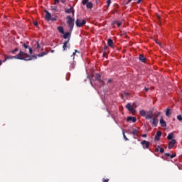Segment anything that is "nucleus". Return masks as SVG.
Here are the masks:
<instances>
[{
    "mask_svg": "<svg viewBox=\"0 0 182 182\" xmlns=\"http://www.w3.org/2000/svg\"><path fill=\"white\" fill-rule=\"evenodd\" d=\"M166 116L168 117V116H171V109L167 108L166 111Z\"/></svg>",
    "mask_w": 182,
    "mask_h": 182,
    "instance_id": "obj_22",
    "label": "nucleus"
},
{
    "mask_svg": "<svg viewBox=\"0 0 182 182\" xmlns=\"http://www.w3.org/2000/svg\"><path fill=\"white\" fill-rule=\"evenodd\" d=\"M160 137H161V131H157L156 134L155 136V140L156 141H159L160 140Z\"/></svg>",
    "mask_w": 182,
    "mask_h": 182,
    "instance_id": "obj_15",
    "label": "nucleus"
},
{
    "mask_svg": "<svg viewBox=\"0 0 182 182\" xmlns=\"http://www.w3.org/2000/svg\"><path fill=\"white\" fill-rule=\"evenodd\" d=\"M142 137H147V134H142Z\"/></svg>",
    "mask_w": 182,
    "mask_h": 182,
    "instance_id": "obj_48",
    "label": "nucleus"
},
{
    "mask_svg": "<svg viewBox=\"0 0 182 182\" xmlns=\"http://www.w3.org/2000/svg\"><path fill=\"white\" fill-rule=\"evenodd\" d=\"M115 23H117L118 28H120V26H122V22L120 21H115L112 23V25H115Z\"/></svg>",
    "mask_w": 182,
    "mask_h": 182,
    "instance_id": "obj_25",
    "label": "nucleus"
},
{
    "mask_svg": "<svg viewBox=\"0 0 182 182\" xmlns=\"http://www.w3.org/2000/svg\"><path fill=\"white\" fill-rule=\"evenodd\" d=\"M165 156H166V157H170L171 155H170V154H168V153H166V154H165Z\"/></svg>",
    "mask_w": 182,
    "mask_h": 182,
    "instance_id": "obj_44",
    "label": "nucleus"
},
{
    "mask_svg": "<svg viewBox=\"0 0 182 182\" xmlns=\"http://www.w3.org/2000/svg\"><path fill=\"white\" fill-rule=\"evenodd\" d=\"M176 154H173L172 155H170V158L171 159H174V157H176Z\"/></svg>",
    "mask_w": 182,
    "mask_h": 182,
    "instance_id": "obj_37",
    "label": "nucleus"
},
{
    "mask_svg": "<svg viewBox=\"0 0 182 182\" xmlns=\"http://www.w3.org/2000/svg\"><path fill=\"white\" fill-rule=\"evenodd\" d=\"M108 46L110 48H113V40L112 38H109L107 41Z\"/></svg>",
    "mask_w": 182,
    "mask_h": 182,
    "instance_id": "obj_21",
    "label": "nucleus"
},
{
    "mask_svg": "<svg viewBox=\"0 0 182 182\" xmlns=\"http://www.w3.org/2000/svg\"><path fill=\"white\" fill-rule=\"evenodd\" d=\"M45 12H46L45 18L46 21H50V19L52 18V14H50V13H49L48 10H45Z\"/></svg>",
    "mask_w": 182,
    "mask_h": 182,
    "instance_id": "obj_10",
    "label": "nucleus"
},
{
    "mask_svg": "<svg viewBox=\"0 0 182 182\" xmlns=\"http://www.w3.org/2000/svg\"><path fill=\"white\" fill-rule=\"evenodd\" d=\"M132 106L133 107H137V105H136V102H134Z\"/></svg>",
    "mask_w": 182,
    "mask_h": 182,
    "instance_id": "obj_47",
    "label": "nucleus"
},
{
    "mask_svg": "<svg viewBox=\"0 0 182 182\" xmlns=\"http://www.w3.org/2000/svg\"><path fill=\"white\" fill-rule=\"evenodd\" d=\"M67 19H68L67 23L68 26H70V31H73V26H75L74 20L72 19V17H70V16H68Z\"/></svg>",
    "mask_w": 182,
    "mask_h": 182,
    "instance_id": "obj_2",
    "label": "nucleus"
},
{
    "mask_svg": "<svg viewBox=\"0 0 182 182\" xmlns=\"http://www.w3.org/2000/svg\"><path fill=\"white\" fill-rule=\"evenodd\" d=\"M145 117L147 120L153 118V112H149L148 114L145 115Z\"/></svg>",
    "mask_w": 182,
    "mask_h": 182,
    "instance_id": "obj_17",
    "label": "nucleus"
},
{
    "mask_svg": "<svg viewBox=\"0 0 182 182\" xmlns=\"http://www.w3.org/2000/svg\"><path fill=\"white\" fill-rule=\"evenodd\" d=\"M139 114H141L143 117H146V111L144 109H141L139 111Z\"/></svg>",
    "mask_w": 182,
    "mask_h": 182,
    "instance_id": "obj_27",
    "label": "nucleus"
},
{
    "mask_svg": "<svg viewBox=\"0 0 182 182\" xmlns=\"http://www.w3.org/2000/svg\"><path fill=\"white\" fill-rule=\"evenodd\" d=\"M102 182H109V178H103Z\"/></svg>",
    "mask_w": 182,
    "mask_h": 182,
    "instance_id": "obj_38",
    "label": "nucleus"
},
{
    "mask_svg": "<svg viewBox=\"0 0 182 182\" xmlns=\"http://www.w3.org/2000/svg\"><path fill=\"white\" fill-rule=\"evenodd\" d=\"M158 147L159 148L160 153L161 154L164 153V148H161L160 147V146H158Z\"/></svg>",
    "mask_w": 182,
    "mask_h": 182,
    "instance_id": "obj_29",
    "label": "nucleus"
},
{
    "mask_svg": "<svg viewBox=\"0 0 182 182\" xmlns=\"http://www.w3.org/2000/svg\"><path fill=\"white\" fill-rule=\"evenodd\" d=\"M126 109H127V110H129V112H130V113H132V114H134V113H136V109H134L133 105H132V104H130V103H128L126 105Z\"/></svg>",
    "mask_w": 182,
    "mask_h": 182,
    "instance_id": "obj_5",
    "label": "nucleus"
},
{
    "mask_svg": "<svg viewBox=\"0 0 182 182\" xmlns=\"http://www.w3.org/2000/svg\"><path fill=\"white\" fill-rule=\"evenodd\" d=\"M58 32H60V33H65V31L63 30V27H62V26H58Z\"/></svg>",
    "mask_w": 182,
    "mask_h": 182,
    "instance_id": "obj_24",
    "label": "nucleus"
},
{
    "mask_svg": "<svg viewBox=\"0 0 182 182\" xmlns=\"http://www.w3.org/2000/svg\"><path fill=\"white\" fill-rule=\"evenodd\" d=\"M65 12L66 14H73V15H75V10H73V7H70V9H65Z\"/></svg>",
    "mask_w": 182,
    "mask_h": 182,
    "instance_id": "obj_13",
    "label": "nucleus"
},
{
    "mask_svg": "<svg viewBox=\"0 0 182 182\" xmlns=\"http://www.w3.org/2000/svg\"><path fill=\"white\" fill-rule=\"evenodd\" d=\"M55 1V5H56V4H59V0H54Z\"/></svg>",
    "mask_w": 182,
    "mask_h": 182,
    "instance_id": "obj_45",
    "label": "nucleus"
},
{
    "mask_svg": "<svg viewBox=\"0 0 182 182\" xmlns=\"http://www.w3.org/2000/svg\"><path fill=\"white\" fill-rule=\"evenodd\" d=\"M18 48H15L14 50H11V53H13L14 55H15L16 53V52H18Z\"/></svg>",
    "mask_w": 182,
    "mask_h": 182,
    "instance_id": "obj_30",
    "label": "nucleus"
},
{
    "mask_svg": "<svg viewBox=\"0 0 182 182\" xmlns=\"http://www.w3.org/2000/svg\"><path fill=\"white\" fill-rule=\"evenodd\" d=\"M75 25L77 26V28H82L84 25H86V20H80L77 18L75 21Z\"/></svg>",
    "mask_w": 182,
    "mask_h": 182,
    "instance_id": "obj_3",
    "label": "nucleus"
},
{
    "mask_svg": "<svg viewBox=\"0 0 182 182\" xmlns=\"http://www.w3.org/2000/svg\"><path fill=\"white\" fill-rule=\"evenodd\" d=\"M176 143V139H171V141L168 143V149H169V150H171V149L174 147Z\"/></svg>",
    "mask_w": 182,
    "mask_h": 182,
    "instance_id": "obj_9",
    "label": "nucleus"
},
{
    "mask_svg": "<svg viewBox=\"0 0 182 182\" xmlns=\"http://www.w3.org/2000/svg\"><path fill=\"white\" fill-rule=\"evenodd\" d=\"M5 58L4 62H6V60H9L10 59H18L19 60H32L33 59H38V56L36 55H30L28 53H24L21 50L19 53L17 55H4Z\"/></svg>",
    "mask_w": 182,
    "mask_h": 182,
    "instance_id": "obj_1",
    "label": "nucleus"
},
{
    "mask_svg": "<svg viewBox=\"0 0 182 182\" xmlns=\"http://www.w3.org/2000/svg\"><path fill=\"white\" fill-rule=\"evenodd\" d=\"M68 43H69V40H67L63 43V50H66L68 48H70V44H68Z\"/></svg>",
    "mask_w": 182,
    "mask_h": 182,
    "instance_id": "obj_11",
    "label": "nucleus"
},
{
    "mask_svg": "<svg viewBox=\"0 0 182 182\" xmlns=\"http://www.w3.org/2000/svg\"><path fill=\"white\" fill-rule=\"evenodd\" d=\"M94 77L95 80H97V82L100 83L101 86H105V82L102 80V75H100V74L97 73L94 75Z\"/></svg>",
    "mask_w": 182,
    "mask_h": 182,
    "instance_id": "obj_4",
    "label": "nucleus"
},
{
    "mask_svg": "<svg viewBox=\"0 0 182 182\" xmlns=\"http://www.w3.org/2000/svg\"><path fill=\"white\" fill-rule=\"evenodd\" d=\"M160 124L162 127H166L167 126L166 121H164V119H163V117H161L160 119Z\"/></svg>",
    "mask_w": 182,
    "mask_h": 182,
    "instance_id": "obj_18",
    "label": "nucleus"
},
{
    "mask_svg": "<svg viewBox=\"0 0 182 182\" xmlns=\"http://www.w3.org/2000/svg\"><path fill=\"white\" fill-rule=\"evenodd\" d=\"M52 9L53 10V11H58L57 9H58V7L55 6H53V7H52Z\"/></svg>",
    "mask_w": 182,
    "mask_h": 182,
    "instance_id": "obj_40",
    "label": "nucleus"
},
{
    "mask_svg": "<svg viewBox=\"0 0 182 182\" xmlns=\"http://www.w3.org/2000/svg\"><path fill=\"white\" fill-rule=\"evenodd\" d=\"M159 150H160V148H159V146L157 148H156L155 149L156 153H159Z\"/></svg>",
    "mask_w": 182,
    "mask_h": 182,
    "instance_id": "obj_39",
    "label": "nucleus"
},
{
    "mask_svg": "<svg viewBox=\"0 0 182 182\" xmlns=\"http://www.w3.org/2000/svg\"><path fill=\"white\" fill-rule=\"evenodd\" d=\"M141 144L142 145L143 149H149V147H150V142H149V141L143 140L141 142Z\"/></svg>",
    "mask_w": 182,
    "mask_h": 182,
    "instance_id": "obj_8",
    "label": "nucleus"
},
{
    "mask_svg": "<svg viewBox=\"0 0 182 182\" xmlns=\"http://www.w3.org/2000/svg\"><path fill=\"white\" fill-rule=\"evenodd\" d=\"M77 50H75V52L73 53V59H75V55H76V53H77Z\"/></svg>",
    "mask_w": 182,
    "mask_h": 182,
    "instance_id": "obj_35",
    "label": "nucleus"
},
{
    "mask_svg": "<svg viewBox=\"0 0 182 182\" xmlns=\"http://www.w3.org/2000/svg\"><path fill=\"white\" fill-rule=\"evenodd\" d=\"M145 90H146V92H149V88L145 87Z\"/></svg>",
    "mask_w": 182,
    "mask_h": 182,
    "instance_id": "obj_51",
    "label": "nucleus"
},
{
    "mask_svg": "<svg viewBox=\"0 0 182 182\" xmlns=\"http://www.w3.org/2000/svg\"><path fill=\"white\" fill-rule=\"evenodd\" d=\"M132 1H133V0H129V1H128V3H129V2H132Z\"/></svg>",
    "mask_w": 182,
    "mask_h": 182,
    "instance_id": "obj_53",
    "label": "nucleus"
},
{
    "mask_svg": "<svg viewBox=\"0 0 182 182\" xmlns=\"http://www.w3.org/2000/svg\"><path fill=\"white\" fill-rule=\"evenodd\" d=\"M142 0H138L137 1V4H140Z\"/></svg>",
    "mask_w": 182,
    "mask_h": 182,
    "instance_id": "obj_50",
    "label": "nucleus"
},
{
    "mask_svg": "<svg viewBox=\"0 0 182 182\" xmlns=\"http://www.w3.org/2000/svg\"><path fill=\"white\" fill-rule=\"evenodd\" d=\"M151 123L154 127H157V124L159 123V119L156 118H153L152 121H151Z\"/></svg>",
    "mask_w": 182,
    "mask_h": 182,
    "instance_id": "obj_14",
    "label": "nucleus"
},
{
    "mask_svg": "<svg viewBox=\"0 0 182 182\" xmlns=\"http://www.w3.org/2000/svg\"><path fill=\"white\" fill-rule=\"evenodd\" d=\"M45 55H48V52H43V53H41L40 54H38L37 56L38 58H42L43 56H45Z\"/></svg>",
    "mask_w": 182,
    "mask_h": 182,
    "instance_id": "obj_26",
    "label": "nucleus"
},
{
    "mask_svg": "<svg viewBox=\"0 0 182 182\" xmlns=\"http://www.w3.org/2000/svg\"><path fill=\"white\" fill-rule=\"evenodd\" d=\"M24 53H26V51H25Z\"/></svg>",
    "mask_w": 182,
    "mask_h": 182,
    "instance_id": "obj_56",
    "label": "nucleus"
},
{
    "mask_svg": "<svg viewBox=\"0 0 182 182\" xmlns=\"http://www.w3.org/2000/svg\"><path fill=\"white\" fill-rule=\"evenodd\" d=\"M70 33L69 32H67V33H65L64 35H63V38L64 39H68V41H70Z\"/></svg>",
    "mask_w": 182,
    "mask_h": 182,
    "instance_id": "obj_16",
    "label": "nucleus"
},
{
    "mask_svg": "<svg viewBox=\"0 0 182 182\" xmlns=\"http://www.w3.org/2000/svg\"><path fill=\"white\" fill-rule=\"evenodd\" d=\"M21 46L24 48V49H28L30 55H32V53H33V50H32V48L29 47L28 45H27L23 42H21Z\"/></svg>",
    "mask_w": 182,
    "mask_h": 182,
    "instance_id": "obj_6",
    "label": "nucleus"
},
{
    "mask_svg": "<svg viewBox=\"0 0 182 182\" xmlns=\"http://www.w3.org/2000/svg\"><path fill=\"white\" fill-rule=\"evenodd\" d=\"M157 19H159V21H160V19L161 18V17L160 16V15L157 14Z\"/></svg>",
    "mask_w": 182,
    "mask_h": 182,
    "instance_id": "obj_43",
    "label": "nucleus"
},
{
    "mask_svg": "<svg viewBox=\"0 0 182 182\" xmlns=\"http://www.w3.org/2000/svg\"><path fill=\"white\" fill-rule=\"evenodd\" d=\"M36 43V45H37L36 48H37V49H40V48H41V45H39V42L37 41Z\"/></svg>",
    "mask_w": 182,
    "mask_h": 182,
    "instance_id": "obj_34",
    "label": "nucleus"
},
{
    "mask_svg": "<svg viewBox=\"0 0 182 182\" xmlns=\"http://www.w3.org/2000/svg\"><path fill=\"white\" fill-rule=\"evenodd\" d=\"M160 114H161V112H158L157 114H156L155 117H159Z\"/></svg>",
    "mask_w": 182,
    "mask_h": 182,
    "instance_id": "obj_41",
    "label": "nucleus"
},
{
    "mask_svg": "<svg viewBox=\"0 0 182 182\" xmlns=\"http://www.w3.org/2000/svg\"><path fill=\"white\" fill-rule=\"evenodd\" d=\"M127 122H132V123H136L137 119L135 117H128L127 118Z\"/></svg>",
    "mask_w": 182,
    "mask_h": 182,
    "instance_id": "obj_12",
    "label": "nucleus"
},
{
    "mask_svg": "<svg viewBox=\"0 0 182 182\" xmlns=\"http://www.w3.org/2000/svg\"><path fill=\"white\" fill-rule=\"evenodd\" d=\"M173 137H174V134L170 133V134H168V135L167 136V139L168 140H173Z\"/></svg>",
    "mask_w": 182,
    "mask_h": 182,
    "instance_id": "obj_23",
    "label": "nucleus"
},
{
    "mask_svg": "<svg viewBox=\"0 0 182 182\" xmlns=\"http://www.w3.org/2000/svg\"><path fill=\"white\" fill-rule=\"evenodd\" d=\"M2 65V60H0V66Z\"/></svg>",
    "mask_w": 182,
    "mask_h": 182,
    "instance_id": "obj_52",
    "label": "nucleus"
},
{
    "mask_svg": "<svg viewBox=\"0 0 182 182\" xmlns=\"http://www.w3.org/2000/svg\"><path fill=\"white\" fill-rule=\"evenodd\" d=\"M87 2H89V0H82V5H86V4H87Z\"/></svg>",
    "mask_w": 182,
    "mask_h": 182,
    "instance_id": "obj_31",
    "label": "nucleus"
},
{
    "mask_svg": "<svg viewBox=\"0 0 182 182\" xmlns=\"http://www.w3.org/2000/svg\"><path fill=\"white\" fill-rule=\"evenodd\" d=\"M61 2H62L63 4H65V2H66V0H61Z\"/></svg>",
    "mask_w": 182,
    "mask_h": 182,
    "instance_id": "obj_49",
    "label": "nucleus"
},
{
    "mask_svg": "<svg viewBox=\"0 0 182 182\" xmlns=\"http://www.w3.org/2000/svg\"><path fill=\"white\" fill-rule=\"evenodd\" d=\"M123 137L126 141H129V138L126 136V134H124V132H122Z\"/></svg>",
    "mask_w": 182,
    "mask_h": 182,
    "instance_id": "obj_28",
    "label": "nucleus"
},
{
    "mask_svg": "<svg viewBox=\"0 0 182 182\" xmlns=\"http://www.w3.org/2000/svg\"><path fill=\"white\" fill-rule=\"evenodd\" d=\"M85 5L87 9H92L93 8V4L92 2H87Z\"/></svg>",
    "mask_w": 182,
    "mask_h": 182,
    "instance_id": "obj_20",
    "label": "nucleus"
},
{
    "mask_svg": "<svg viewBox=\"0 0 182 182\" xmlns=\"http://www.w3.org/2000/svg\"><path fill=\"white\" fill-rule=\"evenodd\" d=\"M112 81H113L112 79H109V80H107V82H108V83H112Z\"/></svg>",
    "mask_w": 182,
    "mask_h": 182,
    "instance_id": "obj_42",
    "label": "nucleus"
},
{
    "mask_svg": "<svg viewBox=\"0 0 182 182\" xmlns=\"http://www.w3.org/2000/svg\"><path fill=\"white\" fill-rule=\"evenodd\" d=\"M107 6H110V4H112V0H107Z\"/></svg>",
    "mask_w": 182,
    "mask_h": 182,
    "instance_id": "obj_32",
    "label": "nucleus"
},
{
    "mask_svg": "<svg viewBox=\"0 0 182 182\" xmlns=\"http://www.w3.org/2000/svg\"><path fill=\"white\" fill-rule=\"evenodd\" d=\"M130 134H133L134 139H137L139 137V130L136 129H132V130L130 132Z\"/></svg>",
    "mask_w": 182,
    "mask_h": 182,
    "instance_id": "obj_7",
    "label": "nucleus"
},
{
    "mask_svg": "<svg viewBox=\"0 0 182 182\" xmlns=\"http://www.w3.org/2000/svg\"><path fill=\"white\" fill-rule=\"evenodd\" d=\"M177 119H178V120H179V122H181V121H182V117H181V115H178V116H177Z\"/></svg>",
    "mask_w": 182,
    "mask_h": 182,
    "instance_id": "obj_33",
    "label": "nucleus"
},
{
    "mask_svg": "<svg viewBox=\"0 0 182 182\" xmlns=\"http://www.w3.org/2000/svg\"><path fill=\"white\" fill-rule=\"evenodd\" d=\"M117 8H119V5H116Z\"/></svg>",
    "mask_w": 182,
    "mask_h": 182,
    "instance_id": "obj_54",
    "label": "nucleus"
},
{
    "mask_svg": "<svg viewBox=\"0 0 182 182\" xmlns=\"http://www.w3.org/2000/svg\"><path fill=\"white\" fill-rule=\"evenodd\" d=\"M139 59L141 62H143V63H146V58L144 57V55H140Z\"/></svg>",
    "mask_w": 182,
    "mask_h": 182,
    "instance_id": "obj_19",
    "label": "nucleus"
},
{
    "mask_svg": "<svg viewBox=\"0 0 182 182\" xmlns=\"http://www.w3.org/2000/svg\"><path fill=\"white\" fill-rule=\"evenodd\" d=\"M117 12H119V10L116 9L112 11V14H117Z\"/></svg>",
    "mask_w": 182,
    "mask_h": 182,
    "instance_id": "obj_36",
    "label": "nucleus"
},
{
    "mask_svg": "<svg viewBox=\"0 0 182 182\" xmlns=\"http://www.w3.org/2000/svg\"><path fill=\"white\" fill-rule=\"evenodd\" d=\"M33 25H34L35 26H38V22L34 21Z\"/></svg>",
    "mask_w": 182,
    "mask_h": 182,
    "instance_id": "obj_46",
    "label": "nucleus"
},
{
    "mask_svg": "<svg viewBox=\"0 0 182 182\" xmlns=\"http://www.w3.org/2000/svg\"><path fill=\"white\" fill-rule=\"evenodd\" d=\"M125 95L127 96V95H129V94H128V92H127V93H125Z\"/></svg>",
    "mask_w": 182,
    "mask_h": 182,
    "instance_id": "obj_55",
    "label": "nucleus"
}]
</instances>
